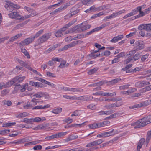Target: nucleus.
I'll list each match as a JSON object with an SVG mask.
<instances>
[{"label": "nucleus", "mask_w": 151, "mask_h": 151, "mask_svg": "<svg viewBox=\"0 0 151 151\" xmlns=\"http://www.w3.org/2000/svg\"><path fill=\"white\" fill-rule=\"evenodd\" d=\"M77 21V19H75L73 20L67 24L65 25L61 29L58 30L55 33V35L57 37H61L63 36L62 32L65 31L68 28L73 24Z\"/></svg>", "instance_id": "nucleus-1"}, {"label": "nucleus", "mask_w": 151, "mask_h": 151, "mask_svg": "<svg viewBox=\"0 0 151 151\" xmlns=\"http://www.w3.org/2000/svg\"><path fill=\"white\" fill-rule=\"evenodd\" d=\"M4 6L9 12H12L15 9H18L20 8L19 5L10 1H6Z\"/></svg>", "instance_id": "nucleus-2"}, {"label": "nucleus", "mask_w": 151, "mask_h": 151, "mask_svg": "<svg viewBox=\"0 0 151 151\" xmlns=\"http://www.w3.org/2000/svg\"><path fill=\"white\" fill-rule=\"evenodd\" d=\"M141 124L140 126L144 127L147 124L151 123V115H149L146 117H144L140 119Z\"/></svg>", "instance_id": "nucleus-3"}, {"label": "nucleus", "mask_w": 151, "mask_h": 151, "mask_svg": "<svg viewBox=\"0 0 151 151\" xmlns=\"http://www.w3.org/2000/svg\"><path fill=\"white\" fill-rule=\"evenodd\" d=\"M48 96L49 95L46 93L42 91H40L37 92L34 95H33L32 97H35L37 99H38L42 97H44L45 99H47L48 98Z\"/></svg>", "instance_id": "nucleus-4"}, {"label": "nucleus", "mask_w": 151, "mask_h": 151, "mask_svg": "<svg viewBox=\"0 0 151 151\" xmlns=\"http://www.w3.org/2000/svg\"><path fill=\"white\" fill-rule=\"evenodd\" d=\"M51 35L50 33H45L38 39V42L40 43H43L46 41L50 37Z\"/></svg>", "instance_id": "nucleus-5"}, {"label": "nucleus", "mask_w": 151, "mask_h": 151, "mask_svg": "<svg viewBox=\"0 0 151 151\" xmlns=\"http://www.w3.org/2000/svg\"><path fill=\"white\" fill-rule=\"evenodd\" d=\"M9 17L12 19H17L24 20V17H21V15L17 12H14L8 14Z\"/></svg>", "instance_id": "nucleus-6"}, {"label": "nucleus", "mask_w": 151, "mask_h": 151, "mask_svg": "<svg viewBox=\"0 0 151 151\" xmlns=\"http://www.w3.org/2000/svg\"><path fill=\"white\" fill-rule=\"evenodd\" d=\"M35 37H30L25 39L24 40L21 41L19 43L20 45L24 46L28 45L32 42L34 40Z\"/></svg>", "instance_id": "nucleus-7"}, {"label": "nucleus", "mask_w": 151, "mask_h": 151, "mask_svg": "<svg viewBox=\"0 0 151 151\" xmlns=\"http://www.w3.org/2000/svg\"><path fill=\"white\" fill-rule=\"evenodd\" d=\"M103 137L105 138L110 136H113L117 133L116 131H115L114 129H111L109 130V131L102 133Z\"/></svg>", "instance_id": "nucleus-8"}, {"label": "nucleus", "mask_w": 151, "mask_h": 151, "mask_svg": "<svg viewBox=\"0 0 151 151\" xmlns=\"http://www.w3.org/2000/svg\"><path fill=\"white\" fill-rule=\"evenodd\" d=\"M134 46L136 51L140 50L145 47V45L142 43H141L139 40L136 41L134 44Z\"/></svg>", "instance_id": "nucleus-9"}, {"label": "nucleus", "mask_w": 151, "mask_h": 151, "mask_svg": "<svg viewBox=\"0 0 151 151\" xmlns=\"http://www.w3.org/2000/svg\"><path fill=\"white\" fill-rule=\"evenodd\" d=\"M93 98V96H83L77 98H76V99L83 101H89L92 100Z\"/></svg>", "instance_id": "nucleus-10"}, {"label": "nucleus", "mask_w": 151, "mask_h": 151, "mask_svg": "<svg viewBox=\"0 0 151 151\" xmlns=\"http://www.w3.org/2000/svg\"><path fill=\"white\" fill-rule=\"evenodd\" d=\"M26 78L25 76H22L20 75L18 76L15 77L14 78L15 83H21Z\"/></svg>", "instance_id": "nucleus-11"}, {"label": "nucleus", "mask_w": 151, "mask_h": 151, "mask_svg": "<svg viewBox=\"0 0 151 151\" xmlns=\"http://www.w3.org/2000/svg\"><path fill=\"white\" fill-rule=\"evenodd\" d=\"M79 26L78 25L74 27L72 29V31H74L76 30L77 31H83L88 29L86 26H85L83 27H82V26L80 27V28H79Z\"/></svg>", "instance_id": "nucleus-12"}, {"label": "nucleus", "mask_w": 151, "mask_h": 151, "mask_svg": "<svg viewBox=\"0 0 151 151\" xmlns=\"http://www.w3.org/2000/svg\"><path fill=\"white\" fill-rule=\"evenodd\" d=\"M60 59L56 57L53 58L52 60L49 61L47 63L50 66H52L56 64V61L60 62Z\"/></svg>", "instance_id": "nucleus-13"}, {"label": "nucleus", "mask_w": 151, "mask_h": 151, "mask_svg": "<svg viewBox=\"0 0 151 151\" xmlns=\"http://www.w3.org/2000/svg\"><path fill=\"white\" fill-rule=\"evenodd\" d=\"M124 36L123 35H120L113 38L111 40L110 42L112 43H116L119 40H120L123 38Z\"/></svg>", "instance_id": "nucleus-14"}, {"label": "nucleus", "mask_w": 151, "mask_h": 151, "mask_svg": "<svg viewBox=\"0 0 151 151\" xmlns=\"http://www.w3.org/2000/svg\"><path fill=\"white\" fill-rule=\"evenodd\" d=\"M24 8L27 10L28 12L33 15V16H36L38 14L33 9L27 6H25Z\"/></svg>", "instance_id": "nucleus-15"}, {"label": "nucleus", "mask_w": 151, "mask_h": 151, "mask_svg": "<svg viewBox=\"0 0 151 151\" xmlns=\"http://www.w3.org/2000/svg\"><path fill=\"white\" fill-rule=\"evenodd\" d=\"M135 52V50H132L130 51L129 52V54H128V55H130L131 56ZM133 59L132 58V56H130V58H128L127 59H126L124 61V63L125 64H127L128 63H129Z\"/></svg>", "instance_id": "nucleus-16"}, {"label": "nucleus", "mask_w": 151, "mask_h": 151, "mask_svg": "<svg viewBox=\"0 0 151 151\" xmlns=\"http://www.w3.org/2000/svg\"><path fill=\"white\" fill-rule=\"evenodd\" d=\"M151 104V100H148L141 102L140 104H139V108L142 107H145Z\"/></svg>", "instance_id": "nucleus-17"}, {"label": "nucleus", "mask_w": 151, "mask_h": 151, "mask_svg": "<svg viewBox=\"0 0 151 151\" xmlns=\"http://www.w3.org/2000/svg\"><path fill=\"white\" fill-rule=\"evenodd\" d=\"M74 8H72V9H71V10L70 11V12H71V13L70 14H69L67 15L66 16V17L67 18L73 16L79 12V9H77L73 11V9Z\"/></svg>", "instance_id": "nucleus-18"}, {"label": "nucleus", "mask_w": 151, "mask_h": 151, "mask_svg": "<svg viewBox=\"0 0 151 151\" xmlns=\"http://www.w3.org/2000/svg\"><path fill=\"white\" fill-rule=\"evenodd\" d=\"M29 84L35 87H40L41 88L42 87V83L40 82H35L33 81H30Z\"/></svg>", "instance_id": "nucleus-19"}, {"label": "nucleus", "mask_w": 151, "mask_h": 151, "mask_svg": "<svg viewBox=\"0 0 151 151\" xmlns=\"http://www.w3.org/2000/svg\"><path fill=\"white\" fill-rule=\"evenodd\" d=\"M78 135H69L65 139V142H68L69 141H71L75 139L78 138Z\"/></svg>", "instance_id": "nucleus-20"}, {"label": "nucleus", "mask_w": 151, "mask_h": 151, "mask_svg": "<svg viewBox=\"0 0 151 151\" xmlns=\"http://www.w3.org/2000/svg\"><path fill=\"white\" fill-rule=\"evenodd\" d=\"M50 107V105L47 104L46 105H45L43 106L42 105H40V106H35L33 108H32V109H43L45 108H48Z\"/></svg>", "instance_id": "nucleus-21"}, {"label": "nucleus", "mask_w": 151, "mask_h": 151, "mask_svg": "<svg viewBox=\"0 0 151 151\" xmlns=\"http://www.w3.org/2000/svg\"><path fill=\"white\" fill-rule=\"evenodd\" d=\"M141 122L140 121V119L139 120L135 122L132 123L131 124V125L132 126H133L136 125L134 127V128L135 129H136L137 128H139L141 127H142V126H140V125H141Z\"/></svg>", "instance_id": "nucleus-22"}, {"label": "nucleus", "mask_w": 151, "mask_h": 151, "mask_svg": "<svg viewBox=\"0 0 151 151\" xmlns=\"http://www.w3.org/2000/svg\"><path fill=\"white\" fill-rule=\"evenodd\" d=\"M145 142V139L144 138H141L138 143L137 149V151H140V149L142 147V145Z\"/></svg>", "instance_id": "nucleus-23"}, {"label": "nucleus", "mask_w": 151, "mask_h": 151, "mask_svg": "<svg viewBox=\"0 0 151 151\" xmlns=\"http://www.w3.org/2000/svg\"><path fill=\"white\" fill-rule=\"evenodd\" d=\"M83 42L82 41H81V40H77L74 41L72 42L69 44H68V48H70L73 47H74L76 45L78 44L79 42Z\"/></svg>", "instance_id": "nucleus-24"}, {"label": "nucleus", "mask_w": 151, "mask_h": 151, "mask_svg": "<svg viewBox=\"0 0 151 151\" xmlns=\"http://www.w3.org/2000/svg\"><path fill=\"white\" fill-rule=\"evenodd\" d=\"M15 83L14 79L12 80L9 81L6 83V84L4 83V88H7L10 87L14 83Z\"/></svg>", "instance_id": "nucleus-25"}, {"label": "nucleus", "mask_w": 151, "mask_h": 151, "mask_svg": "<svg viewBox=\"0 0 151 151\" xmlns=\"http://www.w3.org/2000/svg\"><path fill=\"white\" fill-rule=\"evenodd\" d=\"M62 109L60 107H58L52 110L51 112L56 114H57L62 111Z\"/></svg>", "instance_id": "nucleus-26"}, {"label": "nucleus", "mask_w": 151, "mask_h": 151, "mask_svg": "<svg viewBox=\"0 0 151 151\" xmlns=\"http://www.w3.org/2000/svg\"><path fill=\"white\" fill-rule=\"evenodd\" d=\"M26 86V85H23L22 86H21L20 85H18L16 86L15 88H18L20 91L23 92H24L25 91V87Z\"/></svg>", "instance_id": "nucleus-27"}, {"label": "nucleus", "mask_w": 151, "mask_h": 151, "mask_svg": "<svg viewBox=\"0 0 151 151\" xmlns=\"http://www.w3.org/2000/svg\"><path fill=\"white\" fill-rule=\"evenodd\" d=\"M121 79L119 78H116L112 80L109 81V83L112 85H114L115 84L117 83L118 82L120 81Z\"/></svg>", "instance_id": "nucleus-28"}, {"label": "nucleus", "mask_w": 151, "mask_h": 151, "mask_svg": "<svg viewBox=\"0 0 151 151\" xmlns=\"http://www.w3.org/2000/svg\"><path fill=\"white\" fill-rule=\"evenodd\" d=\"M42 141V140H35L33 141H32V142H28L26 143L25 144V145H35L37 144H38L40 143V142H41Z\"/></svg>", "instance_id": "nucleus-29"}, {"label": "nucleus", "mask_w": 151, "mask_h": 151, "mask_svg": "<svg viewBox=\"0 0 151 151\" xmlns=\"http://www.w3.org/2000/svg\"><path fill=\"white\" fill-rule=\"evenodd\" d=\"M110 24V22H106L104 23L100 26L96 27V28L97 29L98 31H99V30H101L102 29L105 27L106 26H109Z\"/></svg>", "instance_id": "nucleus-30"}, {"label": "nucleus", "mask_w": 151, "mask_h": 151, "mask_svg": "<svg viewBox=\"0 0 151 151\" xmlns=\"http://www.w3.org/2000/svg\"><path fill=\"white\" fill-rule=\"evenodd\" d=\"M116 95L115 92L112 93H104L102 92V96H116Z\"/></svg>", "instance_id": "nucleus-31"}, {"label": "nucleus", "mask_w": 151, "mask_h": 151, "mask_svg": "<svg viewBox=\"0 0 151 151\" xmlns=\"http://www.w3.org/2000/svg\"><path fill=\"white\" fill-rule=\"evenodd\" d=\"M21 51L24 54V55L27 57L28 58H30V55L28 52L25 49H24V48L22 47L21 49Z\"/></svg>", "instance_id": "nucleus-32"}, {"label": "nucleus", "mask_w": 151, "mask_h": 151, "mask_svg": "<svg viewBox=\"0 0 151 151\" xmlns=\"http://www.w3.org/2000/svg\"><path fill=\"white\" fill-rule=\"evenodd\" d=\"M110 6V5L108 4L107 5H104L102 6H101L97 8H96V10H95L100 11L106 8H107L108 7H109Z\"/></svg>", "instance_id": "nucleus-33"}, {"label": "nucleus", "mask_w": 151, "mask_h": 151, "mask_svg": "<svg viewBox=\"0 0 151 151\" xmlns=\"http://www.w3.org/2000/svg\"><path fill=\"white\" fill-rule=\"evenodd\" d=\"M28 115V114L26 112H24L22 113H21L17 115H16V117L17 118H21L23 117H25L27 116Z\"/></svg>", "instance_id": "nucleus-34"}, {"label": "nucleus", "mask_w": 151, "mask_h": 151, "mask_svg": "<svg viewBox=\"0 0 151 151\" xmlns=\"http://www.w3.org/2000/svg\"><path fill=\"white\" fill-rule=\"evenodd\" d=\"M69 5H65L63 7L61 6L60 7L55 9V10L56 11L57 13L60 12H61L62 11L65 9L67 8V7Z\"/></svg>", "instance_id": "nucleus-35"}, {"label": "nucleus", "mask_w": 151, "mask_h": 151, "mask_svg": "<svg viewBox=\"0 0 151 151\" xmlns=\"http://www.w3.org/2000/svg\"><path fill=\"white\" fill-rule=\"evenodd\" d=\"M22 122H24L26 123L27 124L28 123H31L32 122H33V119H27V118H24L23 119H22L21 120Z\"/></svg>", "instance_id": "nucleus-36"}, {"label": "nucleus", "mask_w": 151, "mask_h": 151, "mask_svg": "<svg viewBox=\"0 0 151 151\" xmlns=\"http://www.w3.org/2000/svg\"><path fill=\"white\" fill-rule=\"evenodd\" d=\"M98 70V68H97L91 69L88 72V73L89 75H91L96 73Z\"/></svg>", "instance_id": "nucleus-37"}, {"label": "nucleus", "mask_w": 151, "mask_h": 151, "mask_svg": "<svg viewBox=\"0 0 151 151\" xmlns=\"http://www.w3.org/2000/svg\"><path fill=\"white\" fill-rule=\"evenodd\" d=\"M151 90V87L150 85L146 86L144 88H142L141 90V92L144 93Z\"/></svg>", "instance_id": "nucleus-38"}, {"label": "nucleus", "mask_w": 151, "mask_h": 151, "mask_svg": "<svg viewBox=\"0 0 151 151\" xmlns=\"http://www.w3.org/2000/svg\"><path fill=\"white\" fill-rule=\"evenodd\" d=\"M133 59H134L135 61L137 60L141 57V53H137L134 56H132Z\"/></svg>", "instance_id": "nucleus-39"}, {"label": "nucleus", "mask_w": 151, "mask_h": 151, "mask_svg": "<svg viewBox=\"0 0 151 151\" xmlns=\"http://www.w3.org/2000/svg\"><path fill=\"white\" fill-rule=\"evenodd\" d=\"M57 45H55L50 47L48 50L45 51L46 53H49L51 51L54 50L57 47Z\"/></svg>", "instance_id": "nucleus-40"}, {"label": "nucleus", "mask_w": 151, "mask_h": 151, "mask_svg": "<svg viewBox=\"0 0 151 151\" xmlns=\"http://www.w3.org/2000/svg\"><path fill=\"white\" fill-rule=\"evenodd\" d=\"M67 132H59L58 133L55 134L56 137V138H58V137H61L65 135L66 134H67Z\"/></svg>", "instance_id": "nucleus-41"}, {"label": "nucleus", "mask_w": 151, "mask_h": 151, "mask_svg": "<svg viewBox=\"0 0 151 151\" xmlns=\"http://www.w3.org/2000/svg\"><path fill=\"white\" fill-rule=\"evenodd\" d=\"M96 31H98L97 29H96V28L92 29L91 31L87 32V33L85 35L86 37L87 36H88L90 35H91L93 33L95 32H96Z\"/></svg>", "instance_id": "nucleus-42"}, {"label": "nucleus", "mask_w": 151, "mask_h": 151, "mask_svg": "<svg viewBox=\"0 0 151 151\" xmlns=\"http://www.w3.org/2000/svg\"><path fill=\"white\" fill-rule=\"evenodd\" d=\"M15 123H6L5 124H3V126H2L3 127H7L11 126L13 125H15Z\"/></svg>", "instance_id": "nucleus-43"}, {"label": "nucleus", "mask_w": 151, "mask_h": 151, "mask_svg": "<svg viewBox=\"0 0 151 151\" xmlns=\"http://www.w3.org/2000/svg\"><path fill=\"white\" fill-rule=\"evenodd\" d=\"M146 24H142L139 25L138 27L139 30H142L143 29L146 30Z\"/></svg>", "instance_id": "nucleus-44"}, {"label": "nucleus", "mask_w": 151, "mask_h": 151, "mask_svg": "<svg viewBox=\"0 0 151 151\" xmlns=\"http://www.w3.org/2000/svg\"><path fill=\"white\" fill-rule=\"evenodd\" d=\"M55 134H53L51 136H47L45 138V139L47 140H50L53 139L55 138H56Z\"/></svg>", "instance_id": "nucleus-45"}, {"label": "nucleus", "mask_w": 151, "mask_h": 151, "mask_svg": "<svg viewBox=\"0 0 151 151\" xmlns=\"http://www.w3.org/2000/svg\"><path fill=\"white\" fill-rule=\"evenodd\" d=\"M32 106V105L30 104V103L29 102H28L26 105L24 106L23 108L25 109H27Z\"/></svg>", "instance_id": "nucleus-46"}, {"label": "nucleus", "mask_w": 151, "mask_h": 151, "mask_svg": "<svg viewBox=\"0 0 151 151\" xmlns=\"http://www.w3.org/2000/svg\"><path fill=\"white\" fill-rule=\"evenodd\" d=\"M149 55V54H146L142 56L141 58V61L142 62L145 61L148 58Z\"/></svg>", "instance_id": "nucleus-47"}, {"label": "nucleus", "mask_w": 151, "mask_h": 151, "mask_svg": "<svg viewBox=\"0 0 151 151\" xmlns=\"http://www.w3.org/2000/svg\"><path fill=\"white\" fill-rule=\"evenodd\" d=\"M122 70L124 71H125L126 73H130L132 72L133 73V69L126 68H123Z\"/></svg>", "instance_id": "nucleus-48"}, {"label": "nucleus", "mask_w": 151, "mask_h": 151, "mask_svg": "<svg viewBox=\"0 0 151 151\" xmlns=\"http://www.w3.org/2000/svg\"><path fill=\"white\" fill-rule=\"evenodd\" d=\"M79 110H76L73 112V113L71 115V116L73 117L74 116H79Z\"/></svg>", "instance_id": "nucleus-49"}, {"label": "nucleus", "mask_w": 151, "mask_h": 151, "mask_svg": "<svg viewBox=\"0 0 151 151\" xmlns=\"http://www.w3.org/2000/svg\"><path fill=\"white\" fill-rule=\"evenodd\" d=\"M116 99L115 98H105V101H107L108 102H110L111 101H113V102H115L116 101Z\"/></svg>", "instance_id": "nucleus-50"}, {"label": "nucleus", "mask_w": 151, "mask_h": 151, "mask_svg": "<svg viewBox=\"0 0 151 151\" xmlns=\"http://www.w3.org/2000/svg\"><path fill=\"white\" fill-rule=\"evenodd\" d=\"M146 30L147 31L151 32V24H146Z\"/></svg>", "instance_id": "nucleus-51"}, {"label": "nucleus", "mask_w": 151, "mask_h": 151, "mask_svg": "<svg viewBox=\"0 0 151 151\" xmlns=\"http://www.w3.org/2000/svg\"><path fill=\"white\" fill-rule=\"evenodd\" d=\"M46 74L47 76L49 77L55 78L56 77V76L55 74L52 73L49 71L47 72Z\"/></svg>", "instance_id": "nucleus-52"}, {"label": "nucleus", "mask_w": 151, "mask_h": 151, "mask_svg": "<svg viewBox=\"0 0 151 151\" xmlns=\"http://www.w3.org/2000/svg\"><path fill=\"white\" fill-rule=\"evenodd\" d=\"M130 86V85L129 84L122 86H120L119 88L120 90L126 89L128 88L129 86Z\"/></svg>", "instance_id": "nucleus-53"}, {"label": "nucleus", "mask_w": 151, "mask_h": 151, "mask_svg": "<svg viewBox=\"0 0 151 151\" xmlns=\"http://www.w3.org/2000/svg\"><path fill=\"white\" fill-rule=\"evenodd\" d=\"M26 24V23L24 22L20 23L18 24L15 27L16 29H19L21 27H23L25 24Z\"/></svg>", "instance_id": "nucleus-54"}, {"label": "nucleus", "mask_w": 151, "mask_h": 151, "mask_svg": "<svg viewBox=\"0 0 151 151\" xmlns=\"http://www.w3.org/2000/svg\"><path fill=\"white\" fill-rule=\"evenodd\" d=\"M43 32V30H41L39 31H38L36 33V34L35 36L34 37H39L41 34H42Z\"/></svg>", "instance_id": "nucleus-55"}, {"label": "nucleus", "mask_w": 151, "mask_h": 151, "mask_svg": "<svg viewBox=\"0 0 151 151\" xmlns=\"http://www.w3.org/2000/svg\"><path fill=\"white\" fill-rule=\"evenodd\" d=\"M135 86L138 88L142 87V81H139L135 83Z\"/></svg>", "instance_id": "nucleus-56"}, {"label": "nucleus", "mask_w": 151, "mask_h": 151, "mask_svg": "<svg viewBox=\"0 0 151 151\" xmlns=\"http://www.w3.org/2000/svg\"><path fill=\"white\" fill-rule=\"evenodd\" d=\"M87 107L89 109L92 110L95 109L96 108L95 105H94L93 104H91L89 105Z\"/></svg>", "instance_id": "nucleus-57"}, {"label": "nucleus", "mask_w": 151, "mask_h": 151, "mask_svg": "<svg viewBox=\"0 0 151 151\" xmlns=\"http://www.w3.org/2000/svg\"><path fill=\"white\" fill-rule=\"evenodd\" d=\"M104 112H105V114L109 115L113 113L114 111L112 109H110L109 110L104 111Z\"/></svg>", "instance_id": "nucleus-58"}, {"label": "nucleus", "mask_w": 151, "mask_h": 151, "mask_svg": "<svg viewBox=\"0 0 151 151\" xmlns=\"http://www.w3.org/2000/svg\"><path fill=\"white\" fill-rule=\"evenodd\" d=\"M136 34V32H133L130 33L129 34L126 35V37L127 38H129L133 36Z\"/></svg>", "instance_id": "nucleus-59"}, {"label": "nucleus", "mask_w": 151, "mask_h": 151, "mask_svg": "<svg viewBox=\"0 0 151 151\" xmlns=\"http://www.w3.org/2000/svg\"><path fill=\"white\" fill-rule=\"evenodd\" d=\"M42 148V146L40 145H35L33 147V149L35 150H41Z\"/></svg>", "instance_id": "nucleus-60"}, {"label": "nucleus", "mask_w": 151, "mask_h": 151, "mask_svg": "<svg viewBox=\"0 0 151 151\" xmlns=\"http://www.w3.org/2000/svg\"><path fill=\"white\" fill-rule=\"evenodd\" d=\"M73 121V119L69 117L65 119V121L69 124L71 123Z\"/></svg>", "instance_id": "nucleus-61"}, {"label": "nucleus", "mask_w": 151, "mask_h": 151, "mask_svg": "<svg viewBox=\"0 0 151 151\" xmlns=\"http://www.w3.org/2000/svg\"><path fill=\"white\" fill-rule=\"evenodd\" d=\"M9 92V91L8 89H5L3 90L1 92L2 94L3 95H6Z\"/></svg>", "instance_id": "nucleus-62"}, {"label": "nucleus", "mask_w": 151, "mask_h": 151, "mask_svg": "<svg viewBox=\"0 0 151 151\" xmlns=\"http://www.w3.org/2000/svg\"><path fill=\"white\" fill-rule=\"evenodd\" d=\"M18 62L22 65L23 66H26L27 65V64L25 63L24 61L22 60L19 59L18 60Z\"/></svg>", "instance_id": "nucleus-63"}, {"label": "nucleus", "mask_w": 151, "mask_h": 151, "mask_svg": "<svg viewBox=\"0 0 151 151\" xmlns=\"http://www.w3.org/2000/svg\"><path fill=\"white\" fill-rule=\"evenodd\" d=\"M145 14H145V12H143L142 11H141L139 12V14L137 15L136 17L137 18H138L139 17L144 16Z\"/></svg>", "instance_id": "nucleus-64"}]
</instances>
